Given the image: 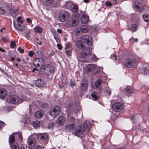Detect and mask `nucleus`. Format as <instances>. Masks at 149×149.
Masks as SVG:
<instances>
[{"mask_svg":"<svg viewBox=\"0 0 149 149\" xmlns=\"http://www.w3.org/2000/svg\"><path fill=\"white\" fill-rule=\"evenodd\" d=\"M66 26L68 27L76 26L78 23L79 18L77 16H72L68 12H66Z\"/></svg>","mask_w":149,"mask_h":149,"instance_id":"obj_1","label":"nucleus"},{"mask_svg":"<svg viewBox=\"0 0 149 149\" xmlns=\"http://www.w3.org/2000/svg\"><path fill=\"white\" fill-rule=\"evenodd\" d=\"M138 62L136 56L134 55H130L126 59L124 65L128 68L135 67L137 66Z\"/></svg>","mask_w":149,"mask_h":149,"instance_id":"obj_2","label":"nucleus"},{"mask_svg":"<svg viewBox=\"0 0 149 149\" xmlns=\"http://www.w3.org/2000/svg\"><path fill=\"white\" fill-rule=\"evenodd\" d=\"M66 8L70 10L75 14L78 13V6L75 4H72L71 2H66Z\"/></svg>","mask_w":149,"mask_h":149,"instance_id":"obj_3","label":"nucleus"},{"mask_svg":"<svg viewBox=\"0 0 149 149\" xmlns=\"http://www.w3.org/2000/svg\"><path fill=\"white\" fill-rule=\"evenodd\" d=\"M61 109L59 107L55 106L49 111V114L53 117L55 118L59 114Z\"/></svg>","mask_w":149,"mask_h":149,"instance_id":"obj_4","label":"nucleus"},{"mask_svg":"<svg viewBox=\"0 0 149 149\" xmlns=\"http://www.w3.org/2000/svg\"><path fill=\"white\" fill-rule=\"evenodd\" d=\"M80 40L83 43H86L88 45L92 44V39L91 37L88 36H81Z\"/></svg>","mask_w":149,"mask_h":149,"instance_id":"obj_5","label":"nucleus"},{"mask_svg":"<svg viewBox=\"0 0 149 149\" xmlns=\"http://www.w3.org/2000/svg\"><path fill=\"white\" fill-rule=\"evenodd\" d=\"M112 108L114 111L119 112L123 109L124 106L122 103L116 102L112 105Z\"/></svg>","mask_w":149,"mask_h":149,"instance_id":"obj_6","label":"nucleus"},{"mask_svg":"<svg viewBox=\"0 0 149 149\" xmlns=\"http://www.w3.org/2000/svg\"><path fill=\"white\" fill-rule=\"evenodd\" d=\"M7 101L9 103H16L19 102V98L15 95H9L7 99Z\"/></svg>","mask_w":149,"mask_h":149,"instance_id":"obj_7","label":"nucleus"},{"mask_svg":"<svg viewBox=\"0 0 149 149\" xmlns=\"http://www.w3.org/2000/svg\"><path fill=\"white\" fill-rule=\"evenodd\" d=\"M92 49V47L89 48L88 49H84L81 52L80 56L84 58L89 56Z\"/></svg>","mask_w":149,"mask_h":149,"instance_id":"obj_8","label":"nucleus"},{"mask_svg":"<svg viewBox=\"0 0 149 149\" xmlns=\"http://www.w3.org/2000/svg\"><path fill=\"white\" fill-rule=\"evenodd\" d=\"M45 62L43 59L41 58H38L34 59L33 62L34 66L38 67L42 65Z\"/></svg>","mask_w":149,"mask_h":149,"instance_id":"obj_9","label":"nucleus"},{"mask_svg":"<svg viewBox=\"0 0 149 149\" xmlns=\"http://www.w3.org/2000/svg\"><path fill=\"white\" fill-rule=\"evenodd\" d=\"M85 131V128L83 126L81 125L78 126L77 127L75 130V135L76 136L81 135Z\"/></svg>","mask_w":149,"mask_h":149,"instance_id":"obj_10","label":"nucleus"},{"mask_svg":"<svg viewBox=\"0 0 149 149\" xmlns=\"http://www.w3.org/2000/svg\"><path fill=\"white\" fill-rule=\"evenodd\" d=\"M36 141L34 138H29V148L32 149L33 148L36 144Z\"/></svg>","mask_w":149,"mask_h":149,"instance_id":"obj_11","label":"nucleus"},{"mask_svg":"<svg viewBox=\"0 0 149 149\" xmlns=\"http://www.w3.org/2000/svg\"><path fill=\"white\" fill-rule=\"evenodd\" d=\"M65 120V117L64 116H60L56 120V124L59 126L63 125Z\"/></svg>","mask_w":149,"mask_h":149,"instance_id":"obj_12","label":"nucleus"},{"mask_svg":"<svg viewBox=\"0 0 149 149\" xmlns=\"http://www.w3.org/2000/svg\"><path fill=\"white\" fill-rule=\"evenodd\" d=\"M13 25L15 28L19 31H22L24 30V26L18 23V22H16L14 21Z\"/></svg>","mask_w":149,"mask_h":149,"instance_id":"obj_13","label":"nucleus"},{"mask_svg":"<svg viewBox=\"0 0 149 149\" xmlns=\"http://www.w3.org/2000/svg\"><path fill=\"white\" fill-rule=\"evenodd\" d=\"M81 20L82 24H86L88 22V17L85 14H83L81 18Z\"/></svg>","mask_w":149,"mask_h":149,"instance_id":"obj_14","label":"nucleus"},{"mask_svg":"<svg viewBox=\"0 0 149 149\" xmlns=\"http://www.w3.org/2000/svg\"><path fill=\"white\" fill-rule=\"evenodd\" d=\"M47 135L45 133H40L37 135V137L39 139L45 141L47 139Z\"/></svg>","mask_w":149,"mask_h":149,"instance_id":"obj_15","label":"nucleus"},{"mask_svg":"<svg viewBox=\"0 0 149 149\" xmlns=\"http://www.w3.org/2000/svg\"><path fill=\"white\" fill-rule=\"evenodd\" d=\"M88 84L87 82H81L80 86V90L81 92L84 91L87 88Z\"/></svg>","mask_w":149,"mask_h":149,"instance_id":"obj_16","label":"nucleus"},{"mask_svg":"<svg viewBox=\"0 0 149 149\" xmlns=\"http://www.w3.org/2000/svg\"><path fill=\"white\" fill-rule=\"evenodd\" d=\"M72 49L71 44L68 43L66 45V53L68 55H71Z\"/></svg>","mask_w":149,"mask_h":149,"instance_id":"obj_17","label":"nucleus"},{"mask_svg":"<svg viewBox=\"0 0 149 149\" xmlns=\"http://www.w3.org/2000/svg\"><path fill=\"white\" fill-rule=\"evenodd\" d=\"M7 92L6 90L4 88L0 89V98H3L7 95Z\"/></svg>","mask_w":149,"mask_h":149,"instance_id":"obj_18","label":"nucleus"},{"mask_svg":"<svg viewBox=\"0 0 149 149\" xmlns=\"http://www.w3.org/2000/svg\"><path fill=\"white\" fill-rule=\"evenodd\" d=\"M17 9H11L10 10V14L13 17H15L17 15L18 13Z\"/></svg>","mask_w":149,"mask_h":149,"instance_id":"obj_19","label":"nucleus"},{"mask_svg":"<svg viewBox=\"0 0 149 149\" xmlns=\"http://www.w3.org/2000/svg\"><path fill=\"white\" fill-rule=\"evenodd\" d=\"M97 68V67L96 65H94L92 64H89L87 66V68L88 71H94Z\"/></svg>","mask_w":149,"mask_h":149,"instance_id":"obj_20","label":"nucleus"},{"mask_svg":"<svg viewBox=\"0 0 149 149\" xmlns=\"http://www.w3.org/2000/svg\"><path fill=\"white\" fill-rule=\"evenodd\" d=\"M45 67H46V70L47 71H48V73L49 72L52 73L54 72V67L49 64L45 65Z\"/></svg>","mask_w":149,"mask_h":149,"instance_id":"obj_21","label":"nucleus"},{"mask_svg":"<svg viewBox=\"0 0 149 149\" xmlns=\"http://www.w3.org/2000/svg\"><path fill=\"white\" fill-rule=\"evenodd\" d=\"M43 112L42 110L37 111L35 113V115L36 117L38 118H42L43 116Z\"/></svg>","mask_w":149,"mask_h":149,"instance_id":"obj_22","label":"nucleus"},{"mask_svg":"<svg viewBox=\"0 0 149 149\" xmlns=\"http://www.w3.org/2000/svg\"><path fill=\"white\" fill-rule=\"evenodd\" d=\"M39 72L40 74H42L48 73V71H47L46 70V67H45V65L40 68Z\"/></svg>","mask_w":149,"mask_h":149,"instance_id":"obj_23","label":"nucleus"},{"mask_svg":"<svg viewBox=\"0 0 149 149\" xmlns=\"http://www.w3.org/2000/svg\"><path fill=\"white\" fill-rule=\"evenodd\" d=\"M84 126H83L85 128V130L86 128L89 130V128H90L91 126V124L90 123V122L88 120H86L84 122Z\"/></svg>","mask_w":149,"mask_h":149,"instance_id":"obj_24","label":"nucleus"},{"mask_svg":"<svg viewBox=\"0 0 149 149\" xmlns=\"http://www.w3.org/2000/svg\"><path fill=\"white\" fill-rule=\"evenodd\" d=\"M65 15L62 13H61L59 15V19L62 22H64L65 21Z\"/></svg>","mask_w":149,"mask_h":149,"instance_id":"obj_25","label":"nucleus"},{"mask_svg":"<svg viewBox=\"0 0 149 149\" xmlns=\"http://www.w3.org/2000/svg\"><path fill=\"white\" fill-rule=\"evenodd\" d=\"M35 85L38 87H40L43 85V82L41 81V79H38L37 80L35 83Z\"/></svg>","mask_w":149,"mask_h":149,"instance_id":"obj_26","label":"nucleus"},{"mask_svg":"<svg viewBox=\"0 0 149 149\" xmlns=\"http://www.w3.org/2000/svg\"><path fill=\"white\" fill-rule=\"evenodd\" d=\"M53 0H46L44 2V4L46 6H49L51 5L53 3Z\"/></svg>","mask_w":149,"mask_h":149,"instance_id":"obj_27","label":"nucleus"},{"mask_svg":"<svg viewBox=\"0 0 149 149\" xmlns=\"http://www.w3.org/2000/svg\"><path fill=\"white\" fill-rule=\"evenodd\" d=\"M82 42H81V40H78L76 42L77 46L79 48H83L84 45L82 44Z\"/></svg>","mask_w":149,"mask_h":149,"instance_id":"obj_28","label":"nucleus"},{"mask_svg":"<svg viewBox=\"0 0 149 149\" xmlns=\"http://www.w3.org/2000/svg\"><path fill=\"white\" fill-rule=\"evenodd\" d=\"M42 29L39 26H36L34 29V31L35 33H41L42 32Z\"/></svg>","mask_w":149,"mask_h":149,"instance_id":"obj_29","label":"nucleus"},{"mask_svg":"<svg viewBox=\"0 0 149 149\" xmlns=\"http://www.w3.org/2000/svg\"><path fill=\"white\" fill-rule=\"evenodd\" d=\"M82 33H86L88 31V27L85 26H82L81 27Z\"/></svg>","mask_w":149,"mask_h":149,"instance_id":"obj_30","label":"nucleus"},{"mask_svg":"<svg viewBox=\"0 0 149 149\" xmlns=\"http://www.w3.org/2000/svg\"><path fill=\"white\" fill-rule=\"evenodd\" d=\"M54 38L57 43H60V38L58 35L57 33L54 34Z\"/></svg>","mask_w":149,"mask_h":149,"instance_id":"obj_31","label":"nucleus"},{"mask_svg":"<svg viewBox=\"0 0 149 149\" xmlns=\"http://www.w3.org/2000/svg\"><path fill=\"white\" fill-rule=\"evenodd\" d=\"M15 140V137L13 135H11L9 139V142L10 144L13 143L14 142Z\"/></svg>","mask_w":149,"mask_h":149,"instance_id":"obj_32","label":"nucleus"},{"mask_svg":"<svg viewBox=\"0 0 149 149\" xmlns=\"http://www.w3.org/2000/svg\"><path fill=\"white\" fill-rule=\"evenodd\" d=\"M140 72L143 74H149V70L148 71H147L146 68H143L141 70Z\"/></svg>","mask_w":149,"mask_h":149,"instance_id":"obj_33","label":"nucleus"},{"mask_svg":"<svg viewBox=\"0 0 149 149\" xmlns=\"http://www.w3.org/2000/svg\"><path fill=\"white\" fill-rule=\"evenodd\" d=\"M75 127V125L74 124H70L67 127H66V130H70L73 129Z\"/></svg>","mask_w":149,"mask_h":149,"instance_id":"obj_34","label":"nucleus"},{"mask_svg":"<svg viewBox=\"0 0 149 149\" xmlns=\"http://www.w3.org/2000/svg\"><path fill=\"white\" fill-rule=\"evenodd\" d=\"M102 82V81L100 79H97V81L95 83V86L96 88H99Z\"/></svg>","mask_w":149,"mask_h":149,"instance_id":"obj_35","label":"nucleus"},{"mask_svg":"<svg viewBox=\"0 0 149 149\" xmlns=\"http://www.w3.org/2000/svg\"><path fill=\"white\" fill-rule=\"evenodd\" d=\"M33 125L35 128H37L40 126V123L39 121H36L33 123Z\"/></svg>","mask_w":149,"mask_h":149,"instance_id":"obj_36","label":"nucleus"},{"mask_svg":"<svg viewBox=\"0 0 149 149\" xmlns=\"http://www.w3.org/2000/svg\"><path fill=\"white\" fill-rule=\"evenodd\" d=\"M126 92L128 94H131L133 92V90L131 87H127L126 90Z\"/></svg>","mask_w":149,"mask_h":149,"instance_id":"obj_37","label":"nucleus"},{"mask_svg":"<svg viewBox=\"0 0 149 149\" xmlns=\"http://www.w3.org/2000/svg\"><path fill=\"white\" fill-rule=\"evenodd\" d=\"M143 18L144 21L146 22H149V15H144L143 16Z\"/></svg>","mask_w":149,"mask_h":149,"instance_id":"obj_38","label":"nucleus"},{"mask_svg":"<svg viewBox=\"0 0 149 149\" xmlns=\"http://www.w3.org/2000/svg\"><path fill=\"white\" fill-rule=\"evenodd\" d=\"M76 33L78 35H81L82 33L81 27L78 28L76 29Z\"/></svg>","mask_w":149,"mask_h":149,"instance_id":"obj_39","label":"nucleus"},{"mask_svg":"<svg viewBox=\"0 0 149 149\" xmlns=\"http://www.w3.org/2000/svg\"><path fill=\"white\" fill-rule=\"evenodd\" d=\"M54 123L52 122L49 123L47 125V127L48 129H52L54 127Z\"/></svg>","mask_w":149,"mask_h":149,"instance_id":"obj_40","label":"nucleus"},{"mask_svg":"<svg viewBox=\"0 0 149 149\" xmlns=\"http://www.w3.org/2000/svg\"><path fill=\"white\" fill-rule=\"evenodd\" d=\"M11 147L12 149H19L18 145L17 143H14Z\"/></svg>","mask_w":149,"mask_h":149,"instance_id":"obj_41","label":"nucleus"},{"mask_svg":"<svg viewBox=\"0 0 149 149\" xmlns=\"http://www.w3.org/2000/svg\"><path fill=\"white\" fill-rule=\"evenodd\" d=\"M134 9L136 11H139L141 12V8H140V6L138 5L135 4Z\"/></svg>","mask_w":149,"mask_h":149,"instance_id":"obj_42","label":"nucleus"},{"mask_svg":"<svg viewBox=\"0 0 149 149\" xmlns=\"http://www.w3.org/2000/svg\"><path fill=\"white\" fill-rule=\"evenodd\" d=\"M16 45V44L14 41H11L10 46L11 48H14L15 47Z\"/></svg>","mask_w":149,"mask_h":149,"instance_id":"obj_43","label":"nucleus"},{"mask_svg":"<svg viewBox=\"0 0 149 149\" xmlns=\"http://www.w3.org/2000/svg\"><path fill=\"white\" fill-rule=\"evenodd\" d=\"M91 96L93 98V100H95L97 98V97L96 96V94L95 93H93L91 94Z\"/></svg>","mask_w":149,"mask_h":149,"instance_id":"obj_44","label":"nucleus"},{"mask_svg":"<svg viewBox=\"0 0 149 149\" xmlns=\"http://www.w3.org/2000/svg\"><path fill=\"white\" fill-rule=\"evenodd\" d=\"M137 29V26L135 24H133L132 26V29L133 31H135Z\"/></svg>","mask_w":149,"mask_h":149,"instance_id":"obj_45","label":"nucleus"},{"mask_svg":"<svg viewBox=\"0 0 149 149\" xmlns=\"http://www.w3.org/2000/svg\"><path fill=\"white\" fill-rule=\"evenodd\" d=\"M5 11L4 8L0 6V14H3L5 13Z\"/></svg>","mask_w":149,"mask_h":149,"instance_id":"obj_46","label":"nucleus"},{"mask_svg":"<svg viewBox=\"0 0 149 149\" xmlns=\"http://www.w3.org/2000/svg\"><path fill=\"white\" fill-rule=\"evenodd\" d=\"M30 32L28 31L26 34V37L28 39H29L30 38Z\"/></svg>","mask_w":149,"mask_h":149,"instance_id":"obj_47","label":"nucleus"},{"mask_svg":"<svg viewBox=\"0 0 149 149\" xmlns=\"http://www.w3.org/2000/svg\"><path fill=\"white\" fill-rule=\"evenodd\" d=\"M36 55L38 56H40L42 55V52L39 51H37L36 53Z\"/></svg>","mask_w":149,"mask_h":149,"instance_id":"obj_48","label":"nucleus"},{"mask_svg":"<svg viewBox=\"0 0 149 149\" xmlns=\"http://www.w3.org/2000/svg\"><path fill=\"white\" fill-rule=\"evenodd\" d=\"M17 49L20 53H23L24 52V49L21 48V47H18Z\"/></svg>","mask_w":149,"mask_h":149,"instance_id":"obj_49","label":"nucleus"},{"mask_svg":"<svg viewBox=\"0 0 149 149\" xmlns=\"http://www.w3.org/2000/svg\"><path fill=\"white\" fill-rule=\"evenodd\" d=\"M92 58L93 60L95 61H97L98 59V58H97L96 56L94 54H93V55Z\"/></svg>","mask_w":149,"mask_h":149,"instance_id":"obj_50","label":"nucleus"},{"mask_svg":"<svg viewBox=\"0 0 149 149\" xmlns=\"http://www.w3.org/2000/svg\"><path fill=\"white\" fill-rule=\"evenodd\" d=\"M5 125L4 123L2 121H0V128L3 127Z\"/></svg>","mask_w":149,"mask_h":149,"instance_id":"obj_51","label":"nucleus"},{"mask_svg":"<svg viewBox=\"0 0 149 149\" xmlns=\"http://www.w3.org/2000/svg\"><path fill=\"white\" fill-rule=\"evenodd\" d=\"M34 54V53L32 51H30L29 53V55L30 56H32Z\"/></svg>","mask_w":149,"mask_h":149,"instance_id":"obj_52","label":"nucleus"},{"mask_svg":"<svg viewBox=\"0 0 149 149\" xmlns=\"http://www.w3.org/2000/svg\"><path fill=\"white\" fill-rule=\"evenodd\" d=\"M57 46L59 49L61 50L62 49V47L59 44H58L57 45Z\"/></svg>","mask_w":149,"mask_h":149,"instance_id":"obj_53","label":"nucleus"},{"mask_svg":"<svg viewBox=\"0 0 149 149\" xmlns=\"http://www.w3.org/2000/svg\"><path fill=\"white\" fill-rule=\"evenodd\" d=\"M106 4L107 6H111V4L110 2L106 1Z\"/></svg>","mask_w":149,"mask_h":149,"instance_id":"obj_54","label":"nucleus"},{"mask_svg":"<svg viewBox=\"0 0 149 149\" xmlns=\"http://www.w3.org/2000/svg\"><path fill=\"white\" fill-rule=\"evenodd\" d=\"M70 83L71 85V86L72 87L75 85V83H74V81H70Z\"/></svg>","mask_w":149,"mask_h":149,"instance_id":"obj_55","label":"nucleus"},{"mask_svg":"<svg viewBox=\"0 0 149 149\" xmlns=\"http://www.w3.org/2000/svg\"><path fill=\"white\" fill-rule=\"evenodd\" d=\"M42 147L40 145L37 146L34 149H41Z\"/></svg>","mask_w":149,"mask_h":149,"instance_id":"obj_56","label":"nucleus"},{"mask_svg":"<svg viewBox=\"0 0 149 149\" xmlns=\"http://www.w3.org/2000/svg\"><path fill=\"white\" fill-rule=\"evenodd\" d=\"M26 20L28 23H29L31 21V20L29 18H27Z\"/></svg>","mask_w":149,"mask_h":149,"instance_id":"obj_57","label":"nucleus"},{"mask_svg":"<svg viewBox=\"0 0 149 149\" xmlns=\"http://www.w3.org/2000/svg\"><path fill=\"white\" fill-rule=\"evenodd\" d=\"M22 17H21L19 16L17 18V20L18 22L20 20L22 19Z\"/></svg>","mask_w":149,"mask_h":149,"instance_id":"obj_58","label":"nucleus"},{"mask_svg":"<svg viewBox=\"0 0 149 149\" xmlns=\"http://www.w3.org/2000/svg\"><path fill=\"white\" fill-rule=\"evenodd\" d=\"M36 70L38 71V70L37 69V68H34L33 69L32 71L33 72H34Z\"/></svg>","mask_w":149,"mask_h":149,"instance_id":"obj_59","label":"nucleus"},{"mask_svg":"<svg viewBox=\"0 0 149 149\" xmlns=\"http://www.w3.org/2000/svg\"><path fill=\"white\" fill-rule=\"evenodd\" d=\"M73 104H70L69 107H68L71 109V107H73Z\"/></svg>","mask_w":149,"mask_h":149,"instance_id":"obj_60","label":"nucleus"},{"mask_svg":"<svg viewBox=\"0 0 149 149\" xmlns=\"http://www.w3.org/2000/svg\"><path fill=\"white\" fill-rule=\"evenodd\" d=\"M2 39L3 42H6V39L5 37H3L2 38Z\"/></svg>","mask_w":149,"mask_h":149,"instance_id":"obj_61","label":"nucleus"},{"mask_svg":"<svg viewBox=\"0 0 149 149\" xmlns=\"http://www.w3.org/2000/svg\"><path fill=\"white\" fill-rule=\"evenodd\" d=\"M57 32L59 33H61V30L59 29H58L57 30Z\"/></svg>","mask_w":149,"mask_h":149,"instance_id":"obj_62","label":"nucleus"},{"mask_svg":"<svg viewBox=\"0 0 149 149\" xmlns=\"http://www.w3.org/2000/svg\"><path fill=\"white\" fill-rule=\"evenodd\" d=\"M0 51L2 52H4L5 50L4 49H2L0 47Z\"/></svg>","mask_w":149,"mask_h":149,"instance_id":"obj_63","label":"nucleus"},{"mask_svg":"<svg viewBox=\"0 0 149 149\" xmlns=\"http://www.w3.org/2000/svg\"><path fill=\"white\" fill-rule=\"evenodd\" d=\"M83 1L85 3H88L89 2V0H83Z\"/></svg>","mask_w":149,"mask_h":149,"instance_id":"obj_64","label":"nucleus"}]
</instances>
